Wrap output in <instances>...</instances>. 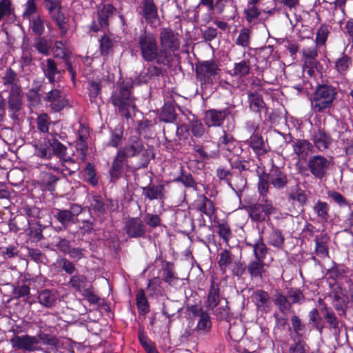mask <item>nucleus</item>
<instances>
[{
	"mask_svg": "<svg viewBox=\"0 0 353 353\" xmlns=\"http://www.w3.org/2000/svg\"><path fill=\"white\" fill-rule=\"evenodd\" d=\"M142 190L144 196L150 201L165 199L163 185H149L142 188Z\"/></svg>",
	"mask_w": 353,
	"mask_h": 353,
	"instance_id": "33",
	"label": "nucleus"
},
{
	"mask_svg": "<svg viewBox=\"0 0 353 353\" xmlns=\"http://www.w3.org/2000/svg\"><path fill=\"white\" fill-rule=\"evenodd\" d=\"M44 228L39 223H33L29 227L28 236L33 242H38L43 239L42 234Z\"/></svg>",
	"mask_w": 353,
	"mask_h": 353,
	"instance_id": "57",
	"label": "nucleus"
},
{
	"mask_svg": "<svg viewBox=\"0 0 353 353\" xmlns=\"http://www.w3.org/2000/svg\"><path fill=\"white\" fill-rule=\"evenodd\" d=\"M116 12L117 8L112 3L101 2L97 6L96 18L90 25V30L97 32L108 29L110 26L109 21L114 17Z\"/></svg>",
	"mask_w": 353,
	"mask_h": 353,
	"instance_id": "5",
	"label": "nucleus"
},
{
	"mask_svg": "<svg viewBox=\"0 0 353 353\" xmlns=\"http://www.w3.org/2000/svg\"><path fill=\"white\" fill-rule=\"evenodd\" d=\"M310 321L313 323L314 327L321 333L325 327L324 323L319 315V311L316 308L313 309L309 313Z\"/></svg>",
	"mask_w": 353,
	"mask_h": 353,
	"instance_id": "62",
	"label": "nucleus"
},
{
	"mask_svg": "<svg viewBox=\"0 0 353 353\" xmlns=\"http://www.w3.org/2000/svg\"><path fill=\"white\" fill-rule=\"evenodd\" d=\"M244 143L250 147L257 156L264 155L268 152L263 138L259 132H252L250 139Z\"/></svg>",
	"mask_w": 353,
	"mask_h": 353,
	"instance_id": "28",
	"label": "nucleus"
},
{
	"mask_svg": "<svg viewBox=\"0 0 353 353\" xmlns=\"http://www.w3.org/2000/svg\"><path fill=\"white\" fill-rule=\"evenodd\" d=\"M193 155L199 158L201 161L216 159L220 156L217 145L212 141H204L202 143L194 142L192 145Z\"/></svg>",
	"mask_w": 353,
	"mask_h": 353,
	"instance_id": "8",
	"label": "nucleus"
},
{
	"mask_svg": "<svg viewBox=\"0 0 353 353\" xmlns=\"http://www.w3.org/2000/svg\"><path fill=\"white\" fill-rule=\"evenodd\" d=\"M137 306L139 313L144 315L149 312V303L143 290H141L136 296Z\"/></svg>",
	"mask_w": 353,
	"mask_h": 353,
	"instance_id": "55",
	"label": "nucleus"
},
{
	"mask_svg": "<svg viewBox=\"0 0 353 353\" xmlns=\"http://www.w3.org/2000/svg\"><path fill=\"white\" fill-rule=\"evenodd\" d=\"M234 105H230L223 110L210 109L205 112L204 122L208 127H220L229 115L234 117L235 112H232Z\"/></svg>",
	"mask_w": 353,
	"mask_h": 353,
	"instance_id": "12",
	"label": "nucleus"
},
{
	"mask_svg": "<svg viewBox=\"0 0 353 353\" xmlns=\"http://www.w3.org/2000/svg\"><path fill=\"white\" fill-rule=\"evenodd\" d=\"M329 34V26L325 24L321 25L317 30V32L316 34L315 42L316 46H323L327 41Z\"/></svg>",
	"mask_w": 353,
	"mask_h": 353,
	"instance_id": "60",
	"label": "nucleus"
},
{
	"mask_svg": "<svg viewBox=\"0 0 353 353\" xmlns=\"http://www.w3.org/2000/svg\"><path fill=\"white\" fill-rule=\"evenodd\" d=\"M271 185L277 190H283L286 188L288 184H292L293 181L288 179L287 174L283 172L281 168L274 163L269 172H266Z\"/></svg>",
	"mask_w": 353,
	"mask_h": 353,
	"instance_id": "17",
	"label": "nucleus"
},
{
	"mask_svg": "<svg viewBox=\"0 0 353 353\" xmlns=\"http://www.w3.org/2000/svg\"><path fill=\"white\" fill-rule=\"evenodd\" d=\"M352 64L350 57L343 52L341 57L336 59L334 68L341 75H345Z\"/></svg>",
	"mask_w": 353,
	"mask_h": 353,
	"instance_id": "43",
	"label": "nucleus"
},
{
	"mask_svg": "<svg viewBox=\"0 0 353 353\" xmlns=\"http://www.w3.org/2000/svg\"><path fill=\"white\" fill-rule=\"evenodd\" d=\"M50 123V118L46 113H42L37 118V126L41 132L48 133Z\"/></svg>",
	"mask_w": 353,
	"mask_h": 353,
	"instance_id": "58",
	"label": "nucleus"
},
{
	"mask_svg": "<svg viewBox=\"0 0 353 353\" xmlns=\"http://www.w3.org/2000/svg\"><path fill=\"white\" fill-rule=\"evenodd\" d=\"M219 71L218 63L213 59L199 61L195 65L196 76L201 84L212 83V77L217 75Z\"/></svg>",
	"mask_w": 353,
	"mask_h": 353,
	"instance_id": "10",
	"label": "nucleus"
},
{
	"mask_svg": "<svg viewBox=\"0 0 353 353\" xmlns=\"http://www.w3.org/2000/svg\"><path fill=\"white\" fill-rule=\"evenodd\" d=\"M330 238L325 233H321L316 235L314 239L316 244V255L321 258L328 256V245L327 243Z\"/></svg>",
	"mask_w": 353,
	"mask_h": 353,
	"instance_id": "39",
	"label": "nucleus"
},
{
	"mask_svg": "<svg viewBox=\"0 0 353 353\" xmlns=\"http://www.w3.org/2000/svg\"><path fill=\"white\" fill-rule=\"evenodd\" d=\"M17 74L15 71L12 68H8L6 70L5 75L2 77V82L4 85H10V88H13L14 85L19 86L17 84Z\"/></svg>",
	"mask_w": 353,
	"mask_h": 353,
	"instance_id": "61",
	"label": "nucleus"
},
{
	"mask_svg": "<svg viewBox=\"0 0 353 353\" xmlns=\"http://www.w3.org/2000/svg\"><path fill=\"white\" fill-rule=\"evenodd\" d=\"M127 158H138L137 168H145L151 159L155 157L152 147L139 136H131L123 148L119 149Z\"/></svg>",
	"mask_w": 353,
	"mask_h": 353,
	"instance_id": "3",
	"label": "nucleus"
},
{
	"mask_svg": "<svg viewBox=\"0 0 353 353\" xmlns=\"http://www.w3.org/2000/svg\"><path fill=\"white\" fill-rule=\"evenodd\" d=\"M268 243L277 250H282L285 247V236L281 230L272 228L267 236Z\"/></svg>",
	"mask_w": 353,
	"mask_h": 353,
	"instance_id": "32",
	"label": "nucleus"
},
{
	"mask_svg": "<svg viewBox=\"0 0 353 353\" xmlns=\"http://www.w3.org/2000/svg\"><path fill=\"white\" fill-rule=\"evenodd\" d=\"M123 231L130 239L145 238L147 228L140 217H129L124 221Z\"/></svg>",
	"mask_w": 353,
	"mask_h": 353,
	"instance_id": "14",
	"label": "nucleus"
},
{
	"mask_svg": "<svg viewBox=\"0 0 353 353\" xmlns=\"http://www.w3.org/2000/svg\"><path fill=\"white\" fill-rule=\"evenodd\" d=\"M252 30L248 28H243L240 30L239 37H237L235 43L237 46L248 48L250 44V37Z\"/></svg>",
	"mask_w": 353,
	"mask_h": 353,
	"instance_id": "56",
	"label": "nucleus"
},
{
	"mask_svg": "<svg viewBox=\"0 0 353 353\" xmlns=\"http://www.w3.org/2000/svg\"><path fill=\"white\" fill-rule=\"evenodd\" d=\"M308 170L316 179L322 180L328 174L331 161L324 156L316 154L310 157L307 161Z\"/></svg>",
	"mask_w": 353,
	"mask_h": 353,
	"instance_id": "11",
	"label": "nucleus"
},
{
	"mask_svg": "<svg viewBox=\"0 0 353 353\" xmlns=\"http://www.w3.org/2000/svg\"><path fill=\"white\" fill-rule=\"evenodd\" d=\"M176 103L170 99H165V103L159 114L161 121L170 123H175L177 119V114L175 110Z\"/></svg>",
	"mask_w": 353,
	"mask_h": 353,
	"instance_id": "23",
	"label": "nucleus"
},
{
	"mask_svg": "<svg viewBox=\"0 0 353 353\" xmlns=\"http://www.w3.org/2000/svg\"><path fill=\"white\" fill-rule=\"evenodd\" d=\"M128 158L122 152L119 150L117 151L109 170L111 179H118L121 177L124 171V166L128 165Z\"/></svg>",
	"mask_w": 353,
	"mask_h": 353,
	"instance_id": "24",
	"label": "nucleus"
},
{
	"mask_svg": "<svg viewBox=\"0 0 353 353\" xmlns=\"http://www.w3.org/2000/svg\"><path fill=\"white\" fill-rule=\"evenodd\" d=\"M270 181L266 174V172L263 171L259 174L258 191L263 198H267L266 195L269 191Z\"/></svg>",
	"mask_w": 353,
	"mask_h": 353,
	"instance_id": "54",
	"label": "nucleus"
},
{
	"mask_svg": "<svg viewBox=\"0 0 353 353\" xmlns=\"http://www.w3.org/2000/svg\"><path fill=\"white\" fill-rule=\"evenodd\" d=\"M134 85L130 80L124 81L112 93L110 101L117 108L119 114L127 119L132 118L137 106L135 98L132 94Z\"/></svg>",
	"mask_w": 353,
	"mask_h": 353,
	"instance_id": "2",
	"label": "nucleus"
},
{
	"mask_svg": "<svg viewBox=\"0 0 353 353\" xmlns=\"http://www.w3.org/2000/svg\"><path fill=\"white\" fill-rule=\"evenodd\" d=\"M246 210L252 221L262 223L270 221V216L275 212L276 208L271 200L262 198L259 202L248 206Z\"/></svg>",
	"mask_w": 353,
	"mask_h": 353,
	"instance_id": "6",
	"label": "nucleus"
},
{
	"mask_svg": "<svg viewBox=\"0 0 353 353\" xmlns=\"http://www.w3.org/2000/svg\"><path fill=\"white\" fill-rule=\"evenodd\" d=\"M303 70L309 75L312 76L314 74V70H319L320 66L319 62L317 61L318 50L316 46H312L305 48L303 50Z\"/></svg>",
	"mask_w": 353,
	"mask_h": 353,
	"instance_id": "18",
	"label": "nucleus"
},
{
	"mask_svg": "<svg viewBox=\"0 0 353 353\" xmlns=\"http://www.w3.org/2000/svg\"><path fill=\"white\" fill-rule=\"evenodd\" d=\"M192 205L195 210L210 219L212 218L216 210L214 202L204 194L199 195Z\"/></svg>",
	"mask_w": 353,
	"mask_h": 353,
	"instance_id": "21",
	"label": "nucleus"
},
{
	"mask_svg": "<svg viewBox=\"0 0 353 353\" xmlns=\"http://www.w3.org/2000/svg\"><path fill=\"white\" fill-rule=\"evenodd\" d=\"M248 245L252 246L253 248L254 256L258 261V263L256 265H264L263 263V260L268 253V248L263 241V236H260L259 239L253 244L248 243Z\"/></svg>",
	"mask_w": 353,
	"mask_h": 353,
	"instance_id": "40",
	"label": "nucleus"
},
{
	"mask_svg": "<svg viewBox=\"0 0 353 353\" xmlns=\"http://www.w3.org/2000/svg\"><path fill=\"white\" fill-rule=\"evenodd\" d=\"M233 175L234 172H232V168L231 166L228 168L223 165H220L216 170V176L219 181H225L237 194L241 193L246 185V180L240 176V183L239 184H236L234 185L235 187H234L231 182V178L233 176Z\"/></svg>",
	"mask_w": 353,
	"mask_h": 353,
	"instance_id": "19",
	"label": "nucleus"
},
{
	"mask_svg": "<svg viewBox=\"0 0 353 353\" xmlns=\"http://www.w3.org/2000/svg\"><path fill=\"white\" fill-rule=\"evenodd\" d=\"M31 28L34 34L40 37L43 34L45 28L43 24V21L41 19L39 15H37L30 19V21Z\"/></svg>",
	"mask_w": 353,
	"mask_h": 353,
	"instance_id": "63",
	"label": "nucleus"
},
{
	"mask_svg": "<svg viewBox=\"0 0 353 353\" xmlns=\"http://www.w3.org/2000/svg\"><path fill=\"white\" fill-rule=\"evenodd\" d=\"M235 142L236 140L232 134L223 131V134L219 138L216 144L219 149L222 148L223 149L231 151L234 148Z\"/></svg>",
	"mask_w": 353,
	"mask_h": 353,
	"instance_id": "49",
	"label": "nucleus"
},
{
	"mask_svg": "<svg viewBox=\"0 0 353 353\" xmlns=\"http://www.w3.org/2000/svg\"><path fill=\"white\" fill-rule=\"evenodd\" d=\"M63 168L60 170L57 167H52L54 170L59 171L64 176L73 175L77 170L75 161L70 157L61 161Z\"/></svg>",
	"mask_w": 353,
	"mask_h": 353,
	"instance_id": "48",
	"label": "nucleus"
},
{
	"mask_svg": "<svg viewBox=\"0 0 353 353\" xmlns=\"http://www.w3.org/2000/svg\"><path fill=\"white\" fill-rule=\"evenodd\" d=\"M139 55L145 62L163 66L169 65V54L165 50H161L157 37L151 32H141L137 40Z\"/></svg>",
	"mask_w": 353,
	"mask_h": 353,
	"instance_id": "1",
	"label": "nucleus"
},
{
	"mask_svg": "<svg viewBox=\"0 0 353 353\" xmlns=\"http://www.w3.org/2000/svg\"><path fill=\"white\" fill-rule=\"evenodd\" d=\"M251 298L258 310L268 312L270 307V297L269 294L263 290H256L253 292Z\"/></svg>",
	"mask_w": 353,
	"mask_h": 353,
	"instance_id": "29",
	"label": "nucleus"
},
{
	"mask_svg": "<svg viewBox=\"0 0 353 353\" xmlns=\"http://www.w3.org/2000/svg\"><path fill=\"white\" fill-rule=\"evenodd\" d=\"M215 227L218 228L219 236L228 245L229 241L232 236L230 225L225 221H218L215 223Z\"/></svg>",
	"mask_w": 353,
	"mask_h": 353,
	"instance_id": "51",
	"label": "nucleus"
},
{
	"mask_svg": "<svg viewBox=\"0 0 353 353\" xmlns=\"http://www.w3.org/2000/svg\"><path fill=\"white\" fill-rule=\"evenodd\" d=\"M162 65H158L156 63H150L146 68L144 74H140L136 78V81L139 83H147L150 80L157 79L161 77H163L166 72L165 70L161 68Z\"/></svg>",
	"mask_w": 353,
	"mask_h": 353,
	"instance_id": "25",
	"label": "nucleus"
},
{
	"mask_svg": "<svg viewBox=\"0 0 353 353\" xmlns=\"http://www.w3.org/2000/svg\"><path fill=\"white\" fill-rule=\"evenodd\" d=\"M88 209L90 213L97 216L103 215L106 213L107 204L100 194H92L89 198Z\"/></svg>",
	"mask_w": 353,
	"mask_h": 353,
	"instance_id": "31",
	"label": "nucleus"
},
{
	"mask_svg": "<svg viewBox=\"0 0 353 353\" xmlns=\"http://www.w3.org/2000/svg\"><path fill=\"white\" fill-rule=\"evenodd\" d=\"M314 212L316 214L319 221L326 223L330 217L329 205L326 202L317 201L313 208Z\"/></svg>",
	"mask_w": 353,
	"mask_h": 353,
	"instance_id": "47",
	"label": "nucleus"
},
{
	"mask_svg": "<svg viewBox=\"0 0 353 353\" xmlns=\"http://www.w3.org/2000/svg\"><path fill=\"white\" fill-rule=\"evenodd\" d=\"M311 140L318 151L323 152L330 148L333 143L331 134L323 128H319L312 135Z\"/></svg>",
	"mask_w": 353,
	"mask_h": 353,
	"instance_id": "20",
	"label": "nucleus"
},
{
	"mask_svg": "<svg viewBox=\"0 0 353 353\" xmlns=\"http://www.w3.org/2000/svg\"><path fill=\"white\" fill-rule=\"evenodd\" d=\"M51 247H56L60 252L67 254L70 250V242L65 239L59 236H54L50 243Z\"/></svg>",
	"mask_w": 353,
	"mask_h": 353,
	"instance_id": "53",
	"label": "nucleus"
},
{
	"mask_svg": "<svg viewBox=\"0 0 353 353\" xmlns=\"http://www.w3.org/2000/svg\"><path fill=\"white\" fill-rule=\"evenodd\" d=\"M321 312L330 328L333 329L334 334L338 336L341 331V327L334 312L331 308L327 307L322 309Z\"/></svg>",
	"mask_w": 353,
	"mask_h": 353,
	"instance_id": "34",
	"label": "nucleus"
},
{
	"mask_svg": "<svg viewBox=\"0 0 353 353\" xmlns=\"http://www.w3.org/2000/svg\"><path fill=\"white\" fill-rule=\"evenodd\" d=\"M197 239L208 247H209L210 244L216 245L215 236L212 229L210 226L204 225L200 228Z\"/></svg>",
	"mask_w": 353,
	"mask_h": 353,
	"instance_id": "42",
	"label": "nucleus"
},
{
	"mask_svg": "<svg viewBox=\"0 0 353 353\" xmlns=\"http://www.w3.org/2000/svg\"><path fill=\"white\" fill-rule=\"evenodd\" d=\"M161 50H165L169 54L168 64L172 61V52L177 51L180 48V41L174 31L168 27L160 29L159 35Z\"/></svg>",
	"mask_w": 353,
	"mask_h": 353,
	"instance_id": "9",
	"label": "nucleus"
},
{
	"mask_svg": "<svg viewBox=\"0 0 353 353\" xmlns=\"http://www.w3.org/2000/svg\"><path fill=\"white\" fill-rule=\"evenodd\" d=\"M337 92L334 87L322 84L319 85L313 93L311 106L314 112H323L333 105Z\"/></svg>",
	"mask_w": 353,
	"mask_h": 353,
	"instance_id": "4",
	"label": "nucleus"
},
{
	"mask_svg": "<svg viewBox=\"0 0 353 353\" xmlns=\"http://www.w3.org/2000/svg\"><path fill=\"white\" fill-rule=\"evenodd\" d=\"M99 51L100 54L104 58L114 52V40L107 34H103L99 39Z\"/></svg>",
	"mask_w": 353,
	"mask_h": 353,
	"instance_id": "44",
	"label": "nucleus"
},
{
	"mask_svg": "<svg viewBox=\"0 0 353 353\" xmlns=\"http://www.w3.org/2000/svg\"><path fill=\"white\" fill-rule=\"evenodd\" d=\"M72 287L81 294L92 286L88 281L87 278L83 275H74L70 279Z\"/></svg>",
	"mask_w": 353,
	"mask_h": 353,
	"instance_id": "45",
	"label": "nucleus"
},
{
	"mask_svg": "<svg viewBox=\"0 0 353 353\" xmlns=\"http://www.w3.org/2000/svg\"><path fill=\"white\" fill-rule=\"evenodd\" d=\"M292 147L294 152L300 159H305L313 149V145L305 139H297L294 142Z\"/></svg>",
	"mask_w": 353,
	"mask_h": 353,
	"instance_id": "35",
	"label": "nucleus"
},
{
	"mask_svg": "<svg viewBox=\"0 0 353 353\" xmlns=\"http://www.w3.org/2000/svg\"><path fill=\"white\" fill-rule=\"evenodd\" d=\"M50 19L55 23L59 30L61 37H64L68 30V23L69 22V17L65 15L62 11V6L59 8L52 9L48 11Z\"/></svg>",
	"mask_w": 353,
	"mask_h": 353,
	"instance_id": "22",
	"label": "nucleus"
},
{
	"mask_svg": "<svg viewBox=\"0 0 353 353\" xmlns=\"http://www.w3.org/2000/svg\"><path fill=\"white\" fill-rule=\"evenodd\" d=\"M248 103L250 112L257 114L261 119V114H267L268 106L265 103L263 95L256 90H247Z\"/></svg>",
	"mask_w": 353,
	"mask_h": 353,
	"instance_id": "16",
	"label": "nucleus"
},
{
	"mask_svg": "<svg viewBox=\"0 0 353 353\" xmlns=\"http://www.w3.org/2000/svg\"><path fill=\"white\" fill-rule=\"evenodd\" d=\"M174 181L181 183L186 188H192L198 191V183L195 181L192 174L181 170V174L174 179Z\"/></svg>",
	"mask_w": 353,
	"mask_h": 353,
	"instance_id": "46",
	"label": "nucleus"
},
{
	"mask_svg": "<svg viewBox=\"0 0 353 353\" xmlns=\"http://www.w3.org/2000/svg\"><path fill=\"white\" fill-rule=\"evenodd\" d=\"M219 285L215 283L214 280H212L206 301V307L212 310L214 309L219 303Z\"/></svg>",
	"mask_w": 353,
	"mask_h": 353,
	"instance_id": "41",
	"label": "nucleus"
},
{
	"mask_svg": "<svg viewBox=\"0 0 353 353\" xmlns=\"http://www.w3.org/2000/svg\"><path fill=\"white\" fill-rule=\"evenodd\" d=\"M46 105L53 112H59L68 105V101L62 90L52 88L43 97Z\"/></svg>",
	"mask_w": 353,
	"mask_h": 353,
	"instance_id": "13",
	"label": "nucleus"
},
{
	"mask_svg": "<svg viewBox=\"0 0 353 353\" xmlns=\"http://www.w3.org/2000/svg\"><path fill=\"white\" fill-rule=\"evenodd\" d=\"M22 89L21 86L10 88L8 97V108L12 112V117H17L15 115L21 108L22 105Z\"/></svg>",
	"mask_w": 353,
	"mask_h": 353,
	"instance_id": "27",
	"label": "nucleus"
},
{
	"mask_svg": "<svg viewBox=\"0 0 353 353\" xmlns=\"http://www.w3.org/2000/svg\"><path fill=\"white\" fill-rule=\"evenodd\" d=\"M49 143L52 155L55 154L58 157L61 158L66 154L67 147L59 142L56 138H53Z\"/></svg>",
	"mask_w": 353,
	"mask_h": 353,
	"instance_id": "59",
	"label": "nucleus"
},
{
	"mask_svg": "<svg viewBox=\"0 0 353 353\" xmlns=\"http://www.w3.org/2000/svg\"><path fill=\"white\" fill-rule=\"evenodd\" d=\"M251 70V63L249 59H243L234 63V68L230 72L233 77L242 79L248 75Z\"/></svg>",
	"mask_w": 353,
	"mask_h": 353,
	"instance_id": "36",
	"label": "nucleus"
},
{
	"mask_svg": "<svg viewBox=\"0 0 353 353\" xmlns=\"http://www.w3.org/2000/svg\"><path fill=\"white\" fill-rule=\"evenodd\" d=\"M59 178L50 172H43L39 185L43 190L52 192L55 190Z\"/></svg>",
	"mask_w": 353,
	"mask_h": 353,
	"instance_id": "37",
	"label": "nucleus"
},
{
	"mask_svg": "<svg viewBox=\"0 0 353 353\" xmlns=\"http://www.w3.org/2000/svg\"><path fill=\"white\" fill-rule=\"evenodd\" d=\"M55 211L56 214H54V217L63 227H68L75 223V221L72 217L71 213L69 212L68 210L55 209Z\"/></svg>",
	"mask_w": 353,
	"mask_h": 353,
	"instance_id": "50",
	"label": "nucleus"
},
{
	"mask_svg": "<svg viewBox=\"0 0 353 353\" xmlns=\"http://www.w3.org/2000/svg\"><path fill=\"white\" fill-rule=\"evenodd\" d=\"M123 137V127L122 125H117L111 132L108 145L113 148H118L122 141Z\"/></svg>",
	"mask_w": 353,
	"mask_h": 353,
	"instance_id": "52",
	"label": "nucleus"
},
{
	"mask_svg": "<svg viewBox=\"0 0 353 353\" xmlns=\"http://www.w3.org/2000/svg\"><path fill=\"white\" fill-rule=\"evenodd\" d=\"M46 65L42 66V70L49 83L54 86L56 83L60 81L61 71L58 69L57 64L52 59H48Z\"/></svg>",
	"mask_w": 353,
	"mask_h": 353,
	"instance_id": "26",
	"label": "nucleus"
},
{
	"mask_svg": "<svg viewBox=\"0 0 353 353\" xmlns=\"http://www.w3.org/2000/svg\"><path fill=\"white\" fill-rule=\"evenodd\" d=\"M137 12L151 28H157L161 24L158 6L154 0H142L137 8Z\"/></svg>",
	"mask_w": 353,
	"mask_h": 353,
	"instance_id": "7",
	"label": "nucleus"
},
{
	"mask_svg": "<svg viewBox=\"0 0 353 353\" xmlns=\"http://www.w3.org/2000/svg\"><path fill=\"white\" fill-rule=\"evenodd\" d=\"M211 328V321L210 316L209 314L207 312L206 314H203V315L199 318V321L197 323L196 329L199 332H203L205 333L210 331Z\"/></svg>",
	"mask_w": 353,
	"mask_h": 353,
	"instance_id": "64",
	"label": "nucleus"
},
{
	"mask_svg": "<svg viewBox=\"0 0 353 353\" xmlns=\"http://www.w3.org/2000/svg\"><path fill=\"white\" fill-rule=\"evenodd\" d=\"M38 299L39 303L42 305L51 307L57 303V292L54 290L45 289L39 293Z\"/></svg>",
	"mask_w": 353,
	"mask_h": 353,
	"instance_id": "38",
	"label": "nucleus"
},
{
	"mask_svg": "<svg viewBox=\"0 0 353 353\" xmlns=\"http://www.w3.org/2000/svg\"><path fill=\"white\" fill-rule=\"evenodd\" d=\"M10 343L12 347L17 350L26 352H34L41 350L39 339L35 336L25 335H14L10 339Z\"/></svg>",
	"mask_w": 353,
	"mask_h": 353,
	"instance_id": "15",
	"label": "nucleus"
},
{
	"mask_svg": "<svg viewBox=\"0 0 353 353\" xmlns=\"http://www.w3.org/2000/svg\"><path fill=\"white\" fill-rule=\"evenodd\" d=\"M288 199L292 201H297L300 205L303 206L307 203V196L303 190H301L298 181L294 180L287 191Z\"/></svg>",
	"mask_w": 353,
	"mask_h": 353,
	"instance_id": "30",
	"label": "nucleus"
}]
</instances>
